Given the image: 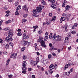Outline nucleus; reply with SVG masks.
Returning a JSON list of instances; mask_svg holds the SVG:
<instances>
[{
    "label": "nucleus",
    "mask_w": 78,
    "mask_h": 78,
    "mask_svg": "<svg viewBox=\"0 0 78 78\" xmlns=\"http://www.w3.org/2000/svg\"><path fill=\"white\" fill-rule=\"evenodd\" d=\"M56 36H56V34H54L53 37V40L55 41V39H56Z\"/></svg>",
    "instance_id": "nucleus-14"
},
{
    "label": "nucleus",
    "mask_w": 78,
    "mask_h": 78,
    "mask_svg": "<svg viewBox=\"0 0 78 78\" xmlns=\"http://www.w3.org/2000/svg\"><path fill=\"white\" fill-rule=\"evenodd\" d=\"M49 68L50 70H53V69H55V66H54V65H53V64H52L49 66Z\"/></svg>",
    "instance_id": "nucleus-9"
},
{
    "label": "nucleus",
    "mask_w": 78,
    "mask_h": 78,
    "mask_svg": "<svg viewBox=\"0 0 78 78\" xmlns=\"http://www.w3.org/2000/svg\"><path fill=\"white\" fill-rule=\"evenodd\" d=\"M42 8H44V6H42L41 7H37V9L35 10H34L33 11V12L34 14H33V16L34 17H39V15L37 14L39 12L41 13V11H42Z\"/></svg>",
    "instance_id": "nucleus-1"
},
{
    "label": "nucleus",
    "mask_w": 78,
    "mask_h": 78,
    "mask_svg": "<svg viewBox=\"0 0 78 78\" xmlns=\"http://www.w3.org/2000/svg\"><path fill=\"white\" fill-rule=\"evenodd\" d=\"M26 34L25 33H24L23 34V38L24 39H26L27 38H29V37L27 36L26 35Z\"/></svg>",
    "instance_id": "nucleus-10"
},
{
    "label": "nucleus",
    "mask_w": 78,
    "mask_h": 78,
    "mask_svg": "<svg viewBox=\"0 0 78 78\" xmlns=\"http://www.w3.org/2000/svg\"><path fill=\"white\" fill-rule=\"evenodd\" d=\"M20 7H21L20 5H19L18 7V8H19V9H20Z\"/></svg>",
    "instance_id": "nucleus-62"
},
{
    "label": "nucleus",
    "mask_w": 78,
    "mask_h": 78,
    "mask_svg": "<svg viewBox=\"0 0 78 78\" xmlns=\"http://www.w3.org/2000/svg\"><path fill=\"white\" fill-rule=\"evenodd\" d=\"M38 33H39V34H41L42 33V31H41V30H40L38 31Z\"/></svg>",
    "instance_id": "nucleus-47"
},
{
    "label": "nucleus",
    "mask_w": 78,
    "mask_h": 78,
    "mask_svg": "<svg viewBox=\"0 0 78 78\" xmlns=\"http://www.w3.org/2000/svg\"><path fill=\"white\" fill-rule=\"evenodd\" d=\"M8 76H9V77H10V78H12V75L11 74L9 75H8Z\"/></svg>",
    "instance_id": "nucleus-51"
},
{
    "label": "nucleus",
    "mask_w": 78,
    "mask_h": 78,
    "mask_svg": "<svg viewBox=\"0 0 78 78\" xmlns=\"http://www.w3.org/2000/svg\"><path fill=\"white\" fill-rule=\"evenodd\" d=\"M65 19H66L65 18V17H61V19H60V20H62V21H64L65 20Z\"/></svg>",
    "instance_id": "nucleus-24"
},
{
    "label": "nucleus",
    "mask_w": 78,
    "mask_h": 78,
    "mask_svg": "<svg viewBox=\"0 0 78 78\" xmlns=\"http://www.w3.org/2000/svg\"><path fill=\"white\" fill-rule=\"evenodd\" d=\"M69 72L70 73L73 72V68H71L70 69Z\"/></svg>",
    "instance_id": "nucleus-30"
},
{
    "label": "nucleus",
    "mask_w": 78,
    "mask_h": 78,
    "mask_svg": "<svg viewBox=\"0 0 78 78\" xmlns=\"http://www.w3.org/2000/svg\"><path fill=\"white\" fill-rule=\"evenodd\" d=\"M55 0H53L52 1V3H54V4H55Z\"/></svg>",
    "instance_id": "nucleus-59"
},
{
    "label": "nucleus",
    "mask_w": 78,
    "mask_h": 78,
    "mask_svg": "<svg viewBox=\"0 0 78 78\" xmlns=\"http://www.w3.org/2000/svg\"><path fill=\"white\" fill-rule=\"evenodd\" d=\"M52 55H53V56H56V54L55 53H54V52H53L52 53Z\"/></svg>",
    "instance_id": "nucleus-52"
},
{
    "label": "nucleus",
    "mask_w": 78,
    "mask_h": 78,
    "mask_svg": "<svg viewBox=\"0 0 78 78\" xmlns=\"http://www.w3.org/2000/svg\"><path fill=\"white\" fill-rule=\"evenodd\" d=\"M32 78H35V75H32Z\"/></svg>",
    "instance_id": "nucleus-63"
},
{
    "label": "nucleus",
    "mask_w": 78,
    "mask_h": 78,
    "mask_svg": "<svg viewBox=\"0 0 78 78\" xmlns=\"http://www.w3.org/2000/svg\"><path fill=\"white\" fill-rule=\"evenodd\" d=\"M5 48H9V45H8V44H6L5 45Z\"/></svg>",
    "instance_id": "nucleus-23"
},
{
    "label": "nucleus",
    "mask_w": 78,
    "mask_h": 78,
    "mask_svg": "<svg viewBox=\"0 0 78 78\" xmlns=\"http://www.w3.org/2000/svg\"><path fill=\"white\" fill-rule=\"evenodd\" d=\"M27 21V20L26 19H23L22 20V23H24L25 22Z\"/></svg>",
    "instance_id": "nucleus-26"
},
{
    "label": "nucleus",
    "mask_w": 78,
    "mask_h": 78,
    "mask_svg": "<svg viewBox=\"0 0 78 78\" xmlns=\"http://www.w3.org/2000/svg\"><path fill=\"white\" fill-rule=\"evenodd\" d=\"M15 15L17 16L19 15V12H18V11H16L15 12Z\"/></svg>",
    "instance_id": "nucleus-36"
},
{
    "label": "nucleus",
    "mask_w": 78,
    "mask_h": 78,
    "mask_svg": "<svg viewBox=\"0 0 78 78\" xmlns=\"http://www.w3.org/2000/svg\"><path fill=\"white\" fill-rule=\"evenodd\" d=\"M31 70V68H30L28 69V71H29V72H30Z\"/></svg>",
    "instance_id": "nucleus-60"
},
{
    "label": "nucleus",
    "mask_w": 78,
    "mask_h": 78,
    "mask_svg": "<svg viewBox=\"0 0 78 78\" xmlns=\"http://www.w3.org/2000/svg\"><path fill=\"white\" fill-rule=\"evenodd\" d=\"M57 39L56 38L55 41L56 42H59V41H62V39L61 38V37L59 35H58L56 37Z\"/></svg>",
    "instance_id": "nucleus-5"
},
{
    "label": "nucleus",
    "mask_w": 78,
    "mask_h": 78,
    "mask_svg": "<svg viewBox=\"0 0 78 78\" xmlns=\"http://www.w3.org/2000/svg\"><path fill=\"white\" fill-rule=\"evenodd\" d=\"M41 4H42V5H45L46 4V3H45V1H41Z\"/></svg>",
    "instance_id": "nucleus-20"
},
{
    "label": "nucleus",
    "mask_w": 78,
    "mask_h": 78,
    "mask_svg": "<svg viewBox=\"0 0 78 78\" xmlns=\"http://www.w3.org/2000/svg\"><path fill=\"white\" fill-rule=\"evenodd\" d=\"M71 33L73 34H75V33H76V32L75 31H73L71 32Z\"/></svg>",
    "instance_id": "nucleus-37"
},
{
    "label": "nucleus",
    "mask_w": 78,
    "mask_h": 78,
    "mask_svg": "<svg viewBox=\"0 0 78 78\" xmlns=\"http://www.w3.org/2000/svg\"><path fill=\"white\" fill-rule=\"evenodd\" d=\"M25 50V48H21L22 51H24Z\"/></svg>",
    "instance_id": "nucleus-42"
},
{
    "label": "nucleus",
    "mask_w": 78,
    "mask_h": 78,
    "mask_svg": "<svg viewBox=\"0 0 78 78\" xmlns=\"http://www.w3.org/2000/svg\"><path fill=\"white\" fill-rule=\"evenodd\" d=\"M9 35L6 37L5 40L6 42H9L10 41H12L13 39L12 38V36H13V34H12V31L11 30H10L9 31Z\"/></svg>",
    "instance_id": "nucleus-2"
},
{
    "label": "nucleus",
    "mask_w": 78,
    "mask_h": 78,
    "mask_svg": "<svg viewBox=\"0 0 78 78\" xmlns=\"http://www.w3.org/2000/svg\"><path fill=\"white\" fill-rule=\"evenodd\" d=\"M78 24L77 23H76L74 24V25L73 26V27H72V29H74V27H78Z\"/></svg>",
    "instance_id": "nucleus-13"
},
{
    "label": "nucleus",
    "mask_w": 78,
    "mask_h": 78,
    "mask_svg": "<svg viewBox=\"0 0 78 78\" xmlns=\"http://www.w3.org/2000/svg\"><path fill=\"white\" fill-rule=\"evenodd\" d=\"M23 9L26 11H28V9L26 5H25L23 6Z\"/></svg>",
    "instance_id": "nucleus-11"
},
{
    "label": "nucleus",
    "mask_w": 78,
    "mask_h": 78,
    "mask_svg": "<svg viewBox=\"0 0 78 78\" xmlns=\"http://www.w3.org/2000/svg\"><path fill=\"white\" fill-rule=\"evenodd\" d=\"M62 7H65L66 6V5H65V3H64L62 4Z\"/></svg>",
    "instance_id": "nucleus-49"
},
{
    "label": "nucleus",
    "mask_w": 78,
    "mask_h": 78,
    "mask_svg": "<svg viewBox=\"0 0 78 78\" xmlns=\"http://www.w3.org/2000/svg\"><path fill=\"white\" fill-rule=\"evenodd\" d=\"M67 16V14H65V13H63L62 14V16L63 17H64V16Z\"/></svg>",
    "instance_id": "nucleus-43"
},
{
    "label": "nucleus",
    "mask_w": 78,
    "mask_h": 78,
    "mask_svg": "<svg viewBox=\"0 0 78 78\" xmlns=\"http://www.w3.org/2000/svg\"><path fill=\"white\" fill-rule=\"evenodd\" d=\"M48 39V37H45L44 38V40L45 41H47Z\"/></svg>",
    "instance_id": "nucleus-39"
},
{
    "label": "nucleus",
    "mask_w": 78,
    "mask_h": 78,
    "mask_svg": "<svg viewBox=\"0 0 78 78\" xmlns=\"http://www.w3.org/2000/svg\"><path fill=\"white\" fill-rule=\"evenodd\" d=\"M22 70L24 71L27 70V68L26 67H23L22 68Z\"/></svg>",
    "instance_id": "nucleus-25"
},
{
    "label": "nucleus",
    "mask_w": 78,
    "mask_h": 78,
    "mask_svg": "<svg viewBox=\"0 0 78 78\" xmlns=\"http://www.w3.org/2000/svg\"><path fill=\"white\" fill-rule=\"evenodd\" d=\"M23 17H27V15L26 14H24L23 16Z\"/></svg>",
    "instance_id": "nucleus-48"
},
{
    "label": "nucleus",
    "mask_w": 78,
    "mask_h": 78,
    "mask_svg": "<svg viewBox=\"0 0 78 78\" xmlns=\"http://www.w3.org/2000/svg\"><path fill=\"white\" fill-rule=\"evenodd\" d=\"M74 64L71 63H69L68 64H66L65 66V70H66L67 68H68L69 66H73Z\"/></svg>",
    "instance_id": "nucleus-4"
},
{
    "label": "nucleus",
    "mask_w": 78,
    "mask_h": 78,
    "mask_svg": "<svg viewBox=\"0 0 78 78\" xmlns=\"http://www.w3.org/2000/svg\"><path fill=\"white\" fill-rule=\"evenodd\" d=\"M15 6H17V5H18V2H16L15 3Z\"/></svg>",
    "instance_id": "nucleus-50"
},
{
    "label": "nucleus",
    "mask_w": 78,
    "mask_h": 78,
    "mask_svg": "<svg viewBox=\"0 0 78 78\" xmlns=\"http://www.w3.org/2000/svg\"><path fill=\"white\" fill-rule=\"evenodd\" d=\"M38 28V26H34L33 27V28H34V29H36V28Z\"/></svg>",
    "instance_id": "nucleus-31"
},
{
    "label": "nucleus",
    "mask_w": 78,
    "mask_h": 78,
    "mask_svg": "<svg viewBox=\"0 0 78 78\" xmlns=\"http://www.w3.org/2000/svg\"><path fill=\"white\" fill-rule=\"evenodd\" d=\"M49 16H50V17H51L52 16V14L51 13H49Z\"/></svg>",
    "instance_id": "nucleus-58"
},
{
    "label": "nucleus",
    "mask_w": 78,
    "mask_h": 78,
    "mask_svg": "<svg viewBox=\"0 0 78 78\" xmlns=\"http://www.w3.org/2000/svg\"><path fill=\"white\" fill-rule=\"evenodd\" d=\"M23 59H27V57L26 55H24L23 56Z\"/></svg>",
    "instance_id": "nucleus-28"
},
{
    "label": "nucleus",
    "mask_w": 78,
    "mask_h": 78,
    "mask_svg": "<svg viewBox=\"0 0 78 78\" xmlns=\"http://www.w3.org/2000/svg\"><path fill=\"white\" fill-rule=\"evenodd\" d=\"M17 55V53H14L13 54H12L11 55V56L10 57L11 58H13V59H15L16 58V56Z\"/></svg>",
    "instance_id": "nucleus-6"
},
{
    "label": "nucleus",
    "mask_w": 78,
    "mask_h": 78,
    "mask_svg": "<svg viewBox=\"0 0 78 78\" xmlns=\"http://www.w3.org/2000/svg\"><path fill=\"white\" fill-rule=\"evenodd\" d=\"M10 12L9 11H7L5 12L7 13V14H9V12Z\"/></svg>",
    "instance_id": "nucleus-56"
},
{
    "label": "nucleus",
    "mask_w": 78,
    "mask_h": 78,
    "mask_svg": "<svg viewBox=\"0 0 78 78\" xmlns=\"http://www.w3.org/2000/svg\"><path fill=\"white\" fill-rule=\"evenodd\" d=\"M4 55H7V52L6 51L4 52H3Z\"/></svg>",
    "instance_id": "nucleus-57"
},
{
    "label": "nucleus",
    "mask_w": 78,
    "mask_h": 78,
    "mask_svg": "<svg viewBox=\"0 0 78 78\" xmlns=\"http://www.w3.org/2000/svg\"><path fill=\"white\" fill-rule=\"evenodd\" d=\"M22 73H24V74H25V73H26V71L23 70V71L22 72Z\"/></svg>",
    "instance_id": "nucleus-45"
},
{
    "label": "nucleus",
    "mask_w": 78,
    "mask_h": 78,
    "mask_svg": "<svg viewBox=\"0 0 78 78\" xmlns=\"http://www.w3.org/2000/svg\"><path fill=\"white\" fill-rule=\"evenodd\" d=\"M3 21L2 20H0V27H1V26L2 25V23H3Z\"/></svg>",
    "instance_id": "nucleus-22"
},
{
    "label": "nucleus",
    "mask_w": 78,
    "mask_h": 78,
    "mask_svg": "<svg viewBox=\"0 0 78 78\" xmlns=\"http://www.w3.org/2000/svg\"><path fill=\"white\" fill-rule=\"evenodd\" d=\"M21 43L23 45H26L28 44V41H23L21 42Z\"/></svg>",
    "instance_id": "nucleus-7"
},
{
    "label": "nucleus",
    "mask_w": 78,
    "mask_h": 78,
    "mask_svg": "<svg viewBox=\"0 0 78 78\" xmlns=\"http://www.w3.org/2000/svg\"><path fill=\"white\" fill-rule=\"evenodd\" d=\"M40 44H41V46L45 48L46 47V45H45V42L43 40H41L40 41Z\"/></svg>",
    "instance_id": "nucleus-3"
},
{
    "label": "nucleus",
    "mask_w": 78,
    "mask_h": 78,
    "mask_svg": "<svg viewBox=\"0 0 78 78\" xmlns=\"http://www.w3.org/2000/svg\"><path fill=\"white\" fill-rule=\"evenodd\" d=\"M44 58H43L42 59H41V61H42V63H43V62H44Z\"/></svg>",
    "instance_id": "nucleus-41"
},
{
    "label": "nucleus",
    "mask_w": 78,
    "mask_h": 78,
    "mask_svg": "<svg viewBox=\"0 0 78 78\" xmlns=\"http://www.w3.org/2000/svg\"><path fill=\"white\" fill-rule=\"evenodd\" d=\"M22 34V33L20 32H18L17 34V35L18 36H20Z\"/></svg>",
    "instance_id": "nucleus-18"
},
{
    "label": "nucleus",
    "mask_w": 78,
    "mask_h": 78,
    "mask_svg": "<svg viewBox=\"0 0 78 78\" xmlns=\"http://www.w3.org/2000/svg\"><path fill=\"white\" fill-rule=\"evenodd\" d=\"M49 38L50 39H52V38H53V36H52V35H50L49 36Z\"/></svg>",
    "instance_id": "nucleus-34"
},
{
    "label": "nucleus",
    "mask_w": 78,
    "mask_h": 78,
    "mask_svg": "<svg viewBox=\"0 0 78 78\" xmlns=\"http://www.w3.org/2000/svg\"><path fill=\"white\" fill-rule=\"evenodd\" d=\"M70 72H67L66 73V74L68 76H69V74H70Z\"/></svg>",
    "instance_id": "nucleus-35"
},
{
    "label": "nucleus",
    "mask_w": 78,
    "mask_h": 78,
    "mask_svg": "<svg viewBox=\"0 0 78 78\" xmlns=\"http://www.w3.org/2000/svg\"><path fill=\"white\" fill-rule=\"evenodd\" d=\"M71 37V36L68 35L67 36V37L65 38V40L66 41H67V40H68L69 39V37Z\"/></svg>",
    "instance_id": "nucleus-16"
},
{
    "label": "nucleus",
    "mask_w": 78,
    "mask_h": 78,
    "mask_svg": "<svg viewBox=\"0 0 78 78\" xmlns=\"http://www.w3.org/2000/svg\"><path fill=\"white\" fill-rule=\"evenodd\" d=\"M45 36L46 37H48V33L46 32L45 34Z\"/></svg>",
    "instance_id": "nucleus-29"
},
{
    "label": "nucleus",
    "mask_w": 78,
    "mask_h": 78,
    "mask_svg": "<svg viewBox=\"0 0 78 78\" xmlns=\"http://www.w3.org/2000/svg\"><path fill=\"white\" fill-rule=\"evenodd\" d=\"M9 30V28H8V27H6L5 28V31H7V30Z\"/></svg>",
    "instance_id": "nucleus-55"
},
{
    "label": "nucleus",
    "mask_w": 78,
    "mask_h": 78,
    "mask_svg": "<svg viewBox=\"0 0 78 78\" xmlns=\"http://www.w3.org/2000/svg\"><path fill=\"white\" fill-rule=\"evenodd\" d=\"M30 63L32 65L34 66H36V65H37V62L33 60H31L30 61Z\"/></svg>",
    "instance_id": "nucleus-8"
},
{
    "label": "nucleus",
    "mask_w": 78,
    "mask_h": 78,
    "mask_svg": "<svg viewBox=\"0 0 78 78\" xmlns=\"http://www.w3.org/2000/svg\"><path fill=\"white\" fill-rule=\"evenodd\" d=\"M42 41V40L41 39L39 38L38 39L37 42H40V41Z\"/></svg>",
    "instance_id": "nucleus-53"
},
{
    "label": "nucleus",
    "mask_w": 78,
    "mask_h": 78,
    "mask_svg": "<svg viewBox=\"0 0 78 78\" xmlns=\"http://www.w3.org/2000/svg\"><path fill=\"white\" fill-rule=\"evenodd\" d=\"M59 74H57L56 76H55V77H56L57 78H58V77H59Z\"/></svg>",
    "instance_id": "nucleus-61"
},
{
    "label": "nucleus",
    "mask_w": 78,
    "mask_h": 78,
    "mask_svg": "<svg viewBox=\"0 0 78 78\" xmlns=\"http://www.w3.org/2000/svg\"><path fill=\"white\" fill-rule=\"evenodd\" d=\"M23 67H26V65H27V62H23Z\"/></svg>",
    "instance_id": "nucleus-15"
},
{
    "label": "nucleus",
    "mask_w": 78,
    "mask_h": 78,
    "mask_svg": "<svg viewBox=\"0 0 78 78\" xmlns=\"http://www.w3.org/2000/svg\"><path fill=\"white\" fill-rule=\"evenodd\" d=\"M3 40L2 39H0V43L1 44H3Z\"/></svg>",
    "instance_id": "nucleus-32"
},
{
    "label": "nucleus",
    "mask_w": 78,
    "mask_h": 78,
    "mask_svg": "<svg viewBox=\"0 0 78 78\" xmlns=\"http://www.w3.org/2000/svg\"><path fill=\"white\" fill-rule=\"evenodd\" d=\"M46 23L48 25L50 24V22L47 21Z\"/></svg>",
    "instance_id": "nucleus-38"
},
{
    "label": "nucleus",
    "mask_w": 78,
    "mask_h": 78,
    "mask_svg": "<svg viewBox=\"0 0 78 78\" xmlns=\"http://www.w3.org/2000/svg\"><path fill=\"white\" fill-rule=\"evenodd\" d=\"M70 8V6L67 5V6L65 7V9L66 10H69Z\"/></svg>",
    "instance_id": "nucleus-17"
},
{
    "label": "nucleus",
    "mask_w": 78,
    "mask_h": 78,
    "mask_svg": "<svg viewBox=\"0 0 78 78\" xmlns=\"http://www.w3.org/2000/svg\"><path fill=\"white\" fill-rule=\"evenodd\" d=\"M9 16V13H7L6 15H5L6 17H8Z\"/></svg>",
    "instance_id": "nucleus-64"
},
{
    "label": "nucleus",
    "mask_w": 78,
    "mask_h": 78,
    "mask_svg": "<svg viewBox=\"0 0 78 78\" xmlns=\"http://www.w3.org/2000/svg\"><path fill=\"white\" fill-rule=\"evenodd\" d=\"M48 56V58L49 59H50V58H51V55H49Z\"/></svg>",
    "instance_id": "nucleus-46"
},
{
    "label": "nucleus",
    "mask_w": 78,
    "mask_h": 78,
    "mask_svg": "<svg viewBox=\"0 0 78 78\" xmlns=\"http://www.w3.org/2000/svg\"><path fill=\"white\" fill-rule=\"evenodd\" d=\"M35 49L36 50H38V48H37V46H35Z\"/></svg>",
    "instance_id": "nucleus-54"
},
{
    "label": "nucleus",
    "mask_w": 78,
    "mask_h": 78,
    "mask_svg": "<svg viewBox=\"0 0 78 78\" xmlns=\"http://www.w3.org/2000/svg\"><path fill=\"white\" fill-rule=\"evenodd\" d=\"M9 61H10V60H9V59H8L7 61L6 66H8V65L9 62Z\"/></svg>",
    "instance_id": "nucleus-27"
},
{
    "label": "nucleus",
    "mask_w": 78,
    "mask_h": 78,
    "mask_svg": "<svg viewBox=\"0 0 78 78\" xmlns=\"http://www.w3.org/2000/svg\"><path fill=\"white\" fill-rule=\"evenodd\" d=\"M51 49V51H52V50H57V49H58V48H52V49Z\"/></svg>",
    "instance_id": "nucleus-33"
},
{
    "label": "nucleus",
    "mask_w": 78,
    "mask_h": 78,
    "mask_svg": "<svg viewBox=\"0 0 78 78\" xmlns=\"http://www.w3.org/2000/svg\"><path fill=\"white\" fill-rule=\"evenodd\" d=\"M51 7L53 9H56V6L55 4H53L51 5Z\"/></svg>",
    "instance_id": "nucleus-12"
},
{
    "label": "nucleus",
    "mask_w": 78,
    "mask_h": 78,
    "mask_svg": "<svg viewBox=\"0 0 78 78\" xmlns=\"http://www.w3.org/2000/svg\"><path fill=\"white\" fill-rule=\"evenodd\" d=\"M11 20H9L8 21L5 22V23H6V24H8V23H11Z\"/></svg>",
    "instance_id": "nucleus-19"
},
{
    "label": "nucleus",
    "mask_w": 78,
    "mask_h": 78,
    "mask_svg": "<svg viewBox=\"0 0 78 78\" xmlns=\"http://www.w3.org/2000/svg\"><path fill=\"white\" fill-rule=\"evenodd\" d=\"M64 28L65 29V30H67V26H65L64 27Z\"/></svg>",
    "instance_id": "nucleus-40"
},
{
    "label": "nucleus",
    "mask_w": 78,
    "mask_h": 78,
    "mask_svg": "<svg viewBox=\"0 0 78 78\" xmlns=\"http://www.w3.org/2000/svg\"><path fill=\"white\" fill-rule=\"evenodd\" d=\"M49 46L50 47H51L53 46V44H52L51 43H50L49 44Z\"/></svg>",
    "instance_id": "nucleus-44"
},
{
    "label": "nucleus",
    "mask_w": 78,
    "mask_h": 78,
    "mask_svg": "<svg viewBox=\"0 0 78 78\" xmlns=\"http://www.w3.org/2000/svg\"><path fill=\"white\" fill-rule=\"evenodd\" d=\"M56 16H54L53 18H52V20L53 22H54L55 21V19H56Z\"/></svg>",
    "instance_id": "nucleus-21"
}]
</instances>
